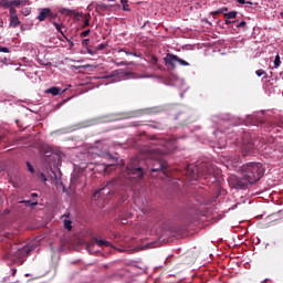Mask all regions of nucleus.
Wrapping results in <instances>:
<instances>
[{"instance_id":"1","label":"nucleus","mask_w":283,"mask_h":283,"mask_svg":"<svg viewBox=\"0 0 283 283\" xmlns=\"http://www.w3.org/2000/svg\"><path fill=\"white\" fill-rule=\"evenodd\" d=\"M150 145L151 147L144 148V154H146V165H151L147 167L150 171H163L164 174H167V161H165L161 156H165L167 154L171 153V149H169V145L171 143L167 139L151 137L150 138Z\"/></svg>"},{"instance_id":"2","label":"nucleus","mask_w":283,"mask_h":283,"mask_svg":"<svg viewBox=\"0 0 283 283\" xmlns=\"http://www.w3.org/2000/svg\"><path fill=\"white\" fill-rule=\"evenodd\" d=\"M241 172L243 176L241 179L235 176L230 177V185L234 189H247L249 185H255L264 176V166L261 163L245 164L242 166Z\"/></svg>"},{"instance_id":"3","label":"nucleus","mask_w":283,"mask_h":283,"mask_svg":"<svg viewBox=\"0 0 283 283\" xmlns=\"http://www.w3.org/2000/svg\"><path fill=\"white\" fill-rule=\"evenodd\" d=\"M1 242H3V259L11 260V262H17V260H23L30 255V248L28 245L17 244L14 240V234L10 232L3 233V237H0Z\"/></svg>"},{"instance_id":"4","label":"nucleus","mask_w":283,"mask_h":283,"mask_svg":"<svg viewBox=\"0 0 283 283\" xmlns=\"http://www.w3.org/2000/svg\"><path fill=\"white\" fill-rule=\"evenodd\" d=\"M125 185L127 181L123 178H114L105 184L104 187L97 189L94 196H99L103 191H107V196H119L122 202H125Z\"/></svg>"},{"instance_id":"5","label":"nucleus","mask_w":283,"mask_h":283,"mask_svg":"<svg viewBox=\"0 0 283 283\" xmlns=\"http://www.w3.org/2000/svg\"><path fill=\"white\" fill-rule=\"evenodd\" d=\"M216 174V167L210 163H201L198 166L188 165L186 167V176L190 178V180H198V178H203L207 180L209 176H213Z\"/></svg>"},{"instance_id":"6","label":"nucleus","mask_w":283,"mask_h":283,"mask_svg":"<svg viewBox=\"0 0 283 283\" xmlns=\"http://www.w3.org/2000/svg\"><path fill=\"white\" fill-rule=\"evenodd\" d=\"M144 170L140 163L136 159H133L126 167L127 176H129V178H138L139 180L145 176Z\"/></svg>"},{"instance_id":"7","label":"nucleus","mask_w":283,"mask_h":283,"mask_svg":"<svg viewBox=\"0 0 283 283\" xmlns=\"http://www.w3.org/2000/svg\"><path fill=\"white\" fill-rule=\"evenodd\" d=\"M258 147V139L251 133H243L242 136V148L245 151H251V149H255Z\"/></svg>"},{"instance_id":"8","label":"nucleus","mask_w":283,"mask_h":283,"mask_svg":"<svg viewBox=\"0 0 283 283\" xmlns=\"http://www.w3.org/2000/svg\"><path fill=\"white\" fill-rule=\"evenodd\" d=\"M164 62L166 65H170V67L175 69L176 67V63H180L184 67H188L189 62L178 57V55L171 54V53H167Z\"/></svg>"},{"instance_id":"9","label":"nucleus","mask_w":283,"mask_h":283,"mask_svg":"<svg viewBox=\"0 0 283 283\" xmlns=\"http://www.w3.org/2000/svg\"><path fill=\"white\" fill-rule=\"evenodd\" d=\"M196 202L197 203H188L187 206V216H189V220H196V216L198 211H200V205H205V199H196Z\"/></svg>"},{"instance_id":"10","label":"nucleus","mask_w":283,"mask_h":283,"mask_svg":"<svg viewBox=\"0 0 283 283\" xmlns=\"http://www.w3.org/2000/svg\"><path fill=\"white\" fill-rule=\"evenodd\" d=\"M25 3L30 4V1L28 0H0V8H4L6 10H9L11 8H20L21 6H25Z\"/></svg>"},{"instance_id":"11","label":"nucleus","mask_w":283,"mask_h":283,"mask_svg":"<svg viewBox=\"0 0 283 283\" xmlns=\"http://www.w3.org/2000/svg\"><path fill=\"white\" fill-rule=\"evenodd\" d=\"M59 17V14L52 12V9L50 8H44L40 11L39 15L36 17V19L40 22L45 21V19H48L50 22L54 21V19H56Z\"/></svg>"},{"instance_id":"12","label":"nucleus","mask_w":283,"mask_h":283,"mask_svg":"<svg viewBox=\"0 0 283 283\" xmlns=\"http://www.w3.org/2000/svg\"><path fill=\"white\" fill-rule=\"evenodd\" d=\"M9 17H10V22H9L10 28H19V25H21V20H19V14L17 13V9L11 8L9 11Z\"/></svg>"},{"instance_id":"13","label":"nucleus","mask_w":283,"mask_h":283,"mask_svg":"<svg viewBox=\"0 0 283 283\" xmlns=\"http://www.w3.org/2000/svg\"><path fill=\"white\" fill-rule=\"evenodd\" d=\"M112 8V4H105V3H99L95 6V12L101 14V12H105Z\"/></svg>"},{"instance_id":"14","label":"nucleus","mask_w":283,"mask_h":283,"mask_svg":"<svg viewBox=\"0 0 283 283\" xmlns=\"http://www.w3.org/2000/svg\"><path fill=\"white\" fill-rule=\"evenodd\" d=\"M45 94H52V96H59V94H61V88L56 86L50 87L45 91Z\"/></svg>"},{"instance_id":"15","label":"nucleus","mask_w":283,"mask_h":283,"mask_svg":"<svg viewBox=\"0 0 283 283\" xmlns=\"http://www.w3.org/2000/svg\"><path fill=\"white\" fill-rule=\"evenodd\" d=\"M51 23L54 25L55 30H57V32H60V34H62V36H63V34H65L63 32V29L65 28V24L54 22V20H52Z\"/></svg>"},{"instance_id":"16","label":"nucleus","mask_w":283,"mask_h":283,"mask_svg":"<svg viewBox=\"0 0 283 283\" xmlns=\"http://www.w3.org/2000/svg\"><path fill=\"white\" fill-rule=\"evenodd\" d=\"M97 247H112V243L107 240L95 239Z\"/></svg>"},{"instance_id":"17","label":"nucleus","mask_w":283,"mask_h":283,"mask_svg":"<svg viewBox=\"0 0 283 283\" xmlns=\"http://www.w3.org/2000/svg\"><path fill=\"white\" fill-rule=\"evenodd\" d=\"M224 19L229 20V19H235V17H238V11H230L228 13L223 14Z\"/></svg>"},{"instance_id":"18","label":"nucleus","mask_w":283,"mask_h":283,"mask_svg":"<svg viewBox=\"0 0 283 283\" xmlns=\"http://www.w3.org/2000/svg\"><path fill=\"white\" fill-rule=\"evenodd\" d=\"M64 229H67V231H72V220L70 219L64 220Z\"/></svg>"},{"instance_id":"19","label":"nucleus","mask_w":283,"mask_h":283,"mask_svg":"<svg viewBox=\"0 0 283 283\" xmlns=\"http://www.w3.org/2000/svg\"><path fill=\"white\" fill-rule=\"evenodd\" d=\"M124 12H129V4L127 0H120Z\"/></svg>"},{"instance_id":"20","label":"nucleus","mask_w":283,"mask_h":283,"mask_svg":"<svg viewBox=\"0 0 283 283\" xmlns=\"http://www.w3.org/2000/svg\"><path fill=\"white\" fill-rule=\"evenodd\" d=\"M85 28H90V15H85L84 23L82 25V30H85Z\"/></svg>"},{"instance_id":"21","label":"nucleus","mask_w":283,"mask_h":283,"mask_svg":"<svg viewBox=\"0 0 283 283\" xmlns=\"http://www.w3.org/2000/svg\"><path fill=\"white\" fill-rule=\"evenodd\" d=\"M282 61L280 60V54H277L274 59V69L277 70L280 67Z\"/></svg>"},{"instance_id":"22","label":"nucleus","mask_w":283,"mask_h":283,"mask_svg":"<svg viewBox=\"0 0 283 283\" xmlns=\"http://www.w3.org/2000/svg\"><path fill=\"white\" fill-rule=\"evenodd\" d=\"M90 32H92L90 29L85 30V31H82L80 33L81 39H85V36H90Z\"/></svg>"},{"instance_id":"23","label":"nucleus","mask_w":283,"mask_h":283,"mask_svg":"<svg viewBox=\"0 0 283 283\" xmlns=\"http://www.w3.org/2000/svg\"><path fill=\"white\" fill-rule=\"evenodd\" d=\"M27 167H28V171H30V174H34V167L32 166V164H30V161H27Z\"/></svg>"},{"instance_id":"24","label":"nucleus","mask_w":283,"mask_h":283,"mask_svg":"<svg viewBox=\"0 0 283 283\" xmlns=\"http://www.w3.org/2000/svg\"><path fill=\"white\" fill-rule=\"evenodd\" d=\"M256 76H263V74H266V71L259 69L255 71Z\"/></svg>"},{"instance_id":"25","label":"nucleus","mask_w":283,"mask_h":283,"mask_svg":"<svg viewBox=\"0 0 283 283\" xmlns=\"http://www.w3.org/2000/svg\"><path fill=\"white\" fill-rule=\"evenodd\" d=\"M39 178H40V180H42V182H48V177H45V174L41 172L39 175Z\"/></svg>"},{"instance_id":"26","label":"nucleus","mask_w":283,"mask_h":283,"mask_svg":"<svg viewBox=\"0 0 283 283\" xmlns=\"http://www.w3.org/2000/svg\"><path fill=\"white\" fill-rule=\"evenodd\" d=\"M63 38L65 39V41H67V43H70V48H74V42H72V40H70L67 35L63 34Z\"/></svg>"},{"instance_id":"27","label":"nucleus","mask_w":283,"mask_h":283,"mask_svg":"<svg viewBox=\"0 0 283 283\" xmlns=\"http://www.w3.org/2000/svg\"><path fill=\"white\" fill-rule=\"evenodd\" d=\"M237 3H241V6H244V3H249V6H253V2L251 1H245V0H237Z\"/></svg>"},{"instance_id":"28","label":"nucleus","mask_w":283,"mask_h":283,"mask_svg":"<svg viewBox=\"0 0 283 283\" xmlns=\"http://www.w3.org/2000/svg\"><path fill=\"white\" fill-rule=\"evenodd\" d=\"M23 205H27V207H29V205L36 207V202L32 203V201L28 200V201H20Z\"/></svg>"},{"instance_id":"29","label":"nucleus","mask_w":283,"mask_h":283,"mask_svg":"<svg viewBox=\"0 0 283 283\" xmlns=\"http://www.w3.org/2000/svg\"><path fill=\"white\" fill-rule=\"evenodd\" d=\"M0 52H3L4 54L10 53V49L6 48V46H0Z\"/></svg>"},{"instance_id":"30","label":"nucleus","mask_w":283,"mask_h":283,"mask_svg":"<svg viewBox=\"0 0 283 283\" xmlns=\"http://www.w3.org/2000/svg\"><path fill=\"white\" fill-rule=\"evenodd\" d=\"M82 45H83V48H87V45H90V39H84L82 41Z\"/></svg>"},{"instance_id":"31","label":"nucleus","mask_w":283,"mask_h":283,"mask_svg":"<svg viewBox=\"0 0 283 283\" xmlns=\"http://www.w3.org/2000/svg\"><path fill=\"white\" fill-rule=\"evenodd\" d=\"M105 48H107V44H98L97 46H96V50L97 51H101V50H105Z\"/></svg>"},{"instance_id":"32","label":"nucleus","mask_w":283,"mask_h":283,"mask_svg":"<svg viewBox=\"0 0 283 283\" xmlns=\"http://www.w3.org/2000/svg\"><path fill=\"white\" fill-rule=\"evenodd\" d=\"M223 12H229V8L223 7V8L219 9V14H223Z\"/></svg>"},{"instance_id":"33","label":"nucleus","mask_w":283,"mask_h":283,"mask_svg":"<svg viewBox=\"0 0 283 283\" xmlns=\"http://www.w3.org/2000/svg\"><path fill=\"white\" fill-rule=\"evenodd\" d=\"M264 122L263 120H260V119H258V117H255V122H253V125H256V127L259 126V125H262Z\"/></svg>"},{"instance_id":"34","label":"nucleus","mask_w":283,"mask_h":283,"mask_svg":"<svg viewBox=\"0 0 283 283\" xmlns=\"http://www.w3.org/2000/svg\"><path fill=\"white\" fill-rule=\"evenodd\" d=\"M237 28H247V22L241 21L239 24H237Z\"/></svg>"},{"instance_id":"35","label":"nucleus","mask_w":283,"mask_h":283,"mask_svg":"<svg viewBox=\"0 0 283 283\" xmlns=\"http://www.w3.org/2000/svg\"><path fill=\"white\" fill-rule=\"evenodd\" d=\"M60 12L61 14H70V11L67 9H61Z\"/></svg>"},{"instance_id":"36","label":"nucleus","mask_w":283,"mask_h":283,"mask_svg":"<svg viewBox=\"0 0 283 283\" xmlns=\"http://www.w3.org/2000/svg\"><path fill=\"white\" fill-rule=\"evenodd\" d=\"M151 63H153V65H156V63H158V57L153 56L151 57Z\"/></svg>"},{"instance_id":"37","label":"nucleus","mask_w":283,"mask_h":283,"mask_svg":"<svg viewBox=\"0 0 283 283\" xmlns=\"http://www.w3.org/2000/svg\"><path fill=\"white\" fill-rule=\"evenodd\" d=\"M211 14L212 17H218V14H220V10L218 9L217 11H212Z\"/></svg>"},{"instance_id":"38","label":"nucleus","mask_w":283,"mask_h":283,"mask_svg":"<svg viewBox=\"0 0 283 283\" xmlns=\"http://www.w3.org/2000/svg\"><path fill=\"white\" fill-rule=\"evenodd\" d=\"M231 23H235V21H231V20L226 19V25H231Z\"/></svg>"},{"instance_id":"39","label":"nucleus","mask_w":283,"mask_h":283,"mask_svg":"<svg viewBox=\"0 0 283 283\" xmlns=\"http://www.w3.org/2000/svg\"><path fill=\"white\" fill-rule=\"evenodd\" d=\"M125 53H126L128 56H136V53H133V52H127V51H125Z\"/></svg>"},{"instance_id":"40","label":"nucleus","mask_w":283,"mask_h":283,"mask_svg":"<svg viewBox=\"0 0 283 283\" xmlns=\"http://www.w3.org/2000/svg\"><path fill=\"white\" fill-rule=\"evenodd\" d=\"M130 63L127 62H119L118 65H129Z\"/></svg>"},{"instance_id":"41","label":"nucleus","mask_w":283,"mask_h":283,"mask_svg":"<svg viewBox=\"0 0 283 283\" xmlns=\"http://www.w3.org/2000/svg\"><path fill=\"white\" fill-rule=\"evenodd\" d=\"M63 218H70V213L64 214Z\"/></svg>"},{"instance_id":"42","label":"nucleus","mask_w":283,"mask_h":283,"mask_svg":"<svg viewBox=\"0 0 283 283\" xmlns=\"http://www.w3.org/2000/svg\"><path fill=\"white\" fill-rule=\"evenodd\" d=\"M0 143H3V136H0Z\"/></svg>"},{"instance_id":"43","label":"nucleus","mask_w":283,"mask_h":283,"mask_svg":"<svg viewBox=\"0 0 283 283\" xmlns=\"http://www.w3.org/2000/svg\"><path fill=\"white\" fill-rule=\"evenodd\" d=\"M31 196H32V198H36L38 195L36 193H32Z\"/></svg>"},{"instance_id":"44","label":"nucleus","mask_w":283,"mask_h":283,"mask_svg":"<svg viewBox=\"0 0 283 283\" xmlns=\"http://www.w3.org/2000/svg\"><path fill=\"white\" fill-rule=\"evenodd\" d=\"M88 54H93V53H92V50H88Z\"/></svg>"}]
</instances>
